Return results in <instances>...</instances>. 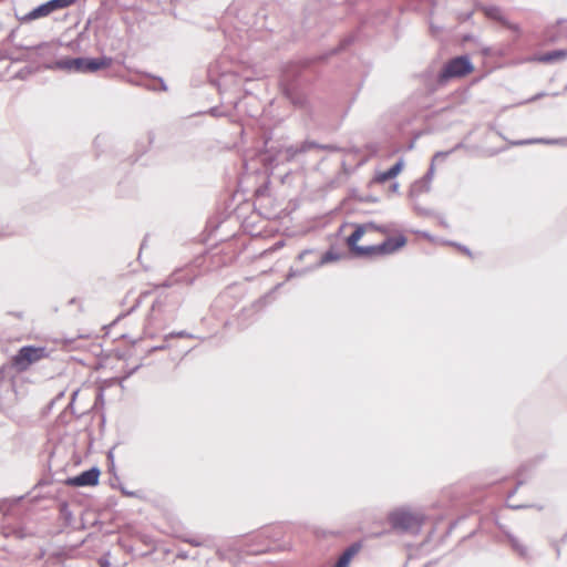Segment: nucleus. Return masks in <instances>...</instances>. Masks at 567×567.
Listing matches in <instances>:
<instances>
[{
  "label": "nucleus",
  "mask_w": 567,
  "mask_h": 567,
  "mask_svg": "<svg viewBox=\"0 0 567 567\" xmlns=\"http://www.w3.org/2000/svg\"><path fill=\"white\" fill-rule=\"evenodd\" d=\"M47 45H48L47 43H42V44L37 45V47L25 48V50H40V49L45 48Z\"/></svg>",
  "instance_id": "31"
},
{
  "label": "nucleus",
  "mask_w": 567,
  "mask_h": 567,
  "mask_svg": "<svg viewBox=\"0 0 567 567\" xmlns=\"http://www.w3.org/2000/svg\"><path fill=\"white\" fill-rule=\"evenodd\" d=\"M371 229L382 230L380 227L375 226L373 223H368L363 225H357L353 233L347 238V244L350 250L353 252L355 248L360 247L358 241L362 238V236Z\"/></svg>",
  "instance_id": "9"
},
{
  "label": "nucleus",
  "mask_w": 567,
  "mask_h": 567,
  "mask_svg": "<svg viewBox=\"0 0 567 567\" xmlns=\"http://www.w3.org/2000/svg\"><path fill=\"white\" fill-rule=\"evenodd\" d=\"M402 167H403V159H400L388 171L379 173L375 177V181L379 183H384L386 181H390V179L394 178L401 172Z\"/></svg>",
  "instance_id": "13"
},
{
  "label": "nucleus",
  "mask_w": 567,
  "mask_h": 567,
  "mask_svg": "<svg viewBox=\"0 0 567 567\" xmlns=\"http://www.w3.org/2000/svg\"><path fill=\"white\" fill-rule=\"evenodd\" d=\"M0 59H8L11 62H21V61H29L30 58L28 54L22 55H13L12 53L6 52Z\"/></svg>",
  "instance_id": "22"
},
{
  "label": "nucleus",
  "mask_w": 567,
  "mask_h": 567,
  "mask_svg": "<svg viewBox=\"0 0 567 567\" xmlns=\"http://www.w3.org/2000/svg\"><path fill=\"white\" fill-rule=\"evenodd\" d=\"M111 59H89V58H66L55 61L53 64L48 65V69H59L78 73L95 72L103 68L109 66Z\"/></svg>",
  "instance_id": "2"
},
{
  "label": "nucleus",
  "mask_w": 567,
  "mask_h": 567,
  "mask_svg": "<svg viewBox=\"0 0 567 567\" xmlns=\"http://www.w3.org/2000/svg\"><path fill=\"white\" fill-rule=\"evenodd\" d=\"M508 540L513 547L514 550H516L518 553V555H520L522 557H525L527 555V548L525 546H523L518 539L516 537H514L513 535H508Z\"/></svg>",
  "instance_id": "20"
},
{
  "label": "nucleus",
  "mask_w": 567,
  "mask_h": 567,
  "mask_svg": "<svg viewBox=\"0 0 567 567\" xmlns=\"http://www.w3.org/2000/svg\"><path fill=\"white\" fill-rule=\"evenodd\" d=\"M546 39L549 42H558L560 40L567 39V20L560 19L555 25L550 27L546 31Z\"/></svg>",
  "instance_id": "10"
},
{
  "label": "nucleus",
  "mask_w": 567,
  "mask_h": 567,
  "mask_svg": "<svg viewBox=\"0 0 567 567\" xmlns=\"http://www.w3.org/2000/svg\"><path fill=\"white\" fill-rule=\"evenodd\" d=\"M473 71V64L467 55L449 60L437 75V83L444 85L451 79L463 78Z\"/></svg>",
  "instance_id": "4"
},
{
  "label": "nucleus",
  "mask_w": 567,
  "mask_h": 567,
  "mask_svg": "<svg viewBox=\"0 0 567 567\" xmlns=\"http://www.w3.org/2000/svg\"><path fill=\"white\" fill-rule=\"evenodd\" d=\"M544 95H545L544 93H539V94L535 95L534 97H532L529 101H536Z\"/></svg>",
  "instance_id": "34"
},
{
  "label": "nucleus",
  "mask_w": 567,
  "mask_h": 567,
  "mask_svg": "<svg viewBox=\"0 0 567 567\" xmlns=\"http://www.w3.org/2000/svg\"><path fill=\"white\" fill-rule=\"evenodd\" d=\"M209 112L214 116H220V112L217 107H212Z\"/></svg>",
  "instance_id": "32"
},
{
  "label": "nucleus",
  "mask_w": 567,
  "mask_h": 567,
  "mask_svg": "<svg viewBox=\"0 0 567 567\" xmlns=\"http://www.w3.org/2000/svg\"><path fill=\"white\" fill-rule=\"evenodd\" d=\"M293 104L299 105L300 107H307L308 106V102L303 97H298L297 100L293 101Z\"/></svg>",
  "instance_id": "27"
},
{
  "label": "nucleus",
  "mask_w": 567,
  "mask_h": 567,
  "mask_svg": "<svg viewBox=\"0 0 567 567\" xmlns=\"http://www.w3.org/2000/svg\"><path fill=\"white\" fill-rule=\"evenodd\" d=\"M100 470L92 467L81 474L68 478L66 483L71 486H94L99 483Z\"/></svg>",
  "instance_id": "7"
},
{
  "label": "nucleus",
  "mask_w": 567,
  "mask_h": 567,
  "mask_svg": "<svg viewBox=\"0 0 567 567\" xmlns=\"http://www.w3.org/2000/svg\"><path fill=\"white\" fill-rule=\"evenodd\" d=\"M509 507H512V508H520L522 506L520 505H509Z\"/></svg>",
  "instance_id": "37"
},
{
  "label": "nucleus",
  "mask_w": 567,
  "mask_h": 567,
  "mask_svg": "<svg viewBox=\"0 0 567 567\" xmlns=\"http://www.w3.org/2000/svg\"><path fill=\"white\" fill-rule=\"evenodd\" d=\"M312 148L329 150V151L334 150V147L331 145H320L312 141H305L303 143L300 144L299 150H295L293 154L306 153Z\"/></svg>",
  "instance_id": "18"
},
{
  "label": "nucleus",
  "mask_w": 567,
  "mask_h": 567,
  "mask_svg": "<svg viewBox=\"0 0 567 567\" xmlns=\"http://www.w3.org/2000/svg\"><path fill=\"white\" fill-rule=\"evenodd\" d=\"M161 86H162L163 90H166V86H165V84H164V82L162 80H161Z\"/></svg>",
  "instance_id": "38"
},
{
  "label": "nucleus",
  "mask_w": 567,
  "mask_h": 567,
  "mask_svg": "<svg viewBox=\"0 0 567 567\" xmlns=\"http://www.w3.org/2000/svg\"><path fill=\"white\" fill-rule=\"evenodd\" d=\"M310 254H312V250H310V249H305V250H302V251L298 255V259H299V260H302L307 255H310Z\"/></svg>",
  "instance_id": "30"
},
{
  "label": "nucleus",
  "mask_w": 567,
  "mask_h": 567,
  "mask_svg": "<svg viewBox=\"0 0 567 567\" xmlns=\"http://www.w3.org/2000/svg\"><path fill=\"white\" fill-rule=\"evenodd\" d=\"M174 337H177V338H193V334L182 330V331H178V332H172V333L167 334L165 337V339L168 340L169 338H174Z\"/></svg>",
  "instance_id": "24"
},
{
  "label": "nucleus",
  "mask_w": 567,
  "mask_h": 567,
  "mask_svg": "<svg viewBox=\"0 0 567 567\" xmlns=\"http://www.w3.org/2000/svg\"><path fill=\"white\" fill-rule=\"evenodd\" d=\"M2 512V505H0V513Z\"/></svg>",
  "instance_id": "40"
},
{
  "label": "nucleus",
  "mask_w": 567,
  "mask_h": 567,
  "mask_svg": "<svg viewBox=\"0 0 567 567\" xmlns=\"http://www.w3.org/2000/svg\"><path fill=\"white\" fill-rule=\"evenodd\" d=\"M101 567H112V564L111 561L105 558V557H102L100 560H99Z\"/></svg>",
  "instance_id": "28"
},
{
  "label": "nucleus",
  "mask_w": 567,
  "mask_h": 567,
  "mask_svg": "<svg viewBox=\"0 0 567 567\" xmlns=\"http://www.w3.org/2000/svg\"><path fill=\"white\" fill-rule=\"evenodd\" d=\"M425 516L421 512L409 508H398L389 514V522L394 530L417 535L421 532Z\"/></svg>",
  "instance_id": "1"
},
{
  "label": "nucleus",
  "mask_w": 567,
  "mask_h": 567,
  "mask_svg": "<svg viewBox=\"0 0 567 567\" xmlns=\"http://www.w3.org/2000/svg\"><path fill=\"white\" fill-rule=\"evenodd\" d=\"M462 250H463L465 254H467V255H470V254H471V252H470V250H468L466 247H462Z\"/></svg>",
  "instance_id": "36"
},
{
  "label": "nucleus",
  "mask_w": 567,
  "mask_h": 567,
  "mask_svg": "<svg viewBox=\"0 0 567 567\" xmlns=\"http://www.w3.org/2000/svg\"><path fill=\"white\" fill-rule=\"evenodd\" d=\"M76 0H49L27 13L21 20L23 22L32 21L49 16L50 13L71 7Z\"/></svg>",
  "instance_id": "6"
},
{
  "label": "nucleus",
  "mask_w": 567,
  "mask_h": 567,
  "mask_svg": "<svg viewBox=\"0 0 567 567\" xmlns=\"http://www.w3.org/2000/svg\"><path fill=\"white\" fill-rule=\"evenodd\" d=\"M194 276L189 275L187 270L179 269L173 272L163 284V287H173L178 284L192 285L194 282Z\"/></svg>",
  "instance_id": "11"
},
{
  "label": "nucleus",
  "mask_w": 567,
  "mask_h": 567,
  "mask_svg": "<svg viewBox=\"0 0 567 567\" xmlns=\"http://www.w3.org/2000/svg\"><path fill=\"white\" fill-rule=\"evenodd\" d=\"M486 14L494 19V20H497L499 21L503 25H505L506 28H508L509 30L516 32V33H519L520 32V28L518 24L516 23H512L509 22L502 13L501 9L497 8V7H491L486 10Z\"/></svg>",
  "instance_id": "12"
},
{
  "label": "nucleus",
  "mask_w": 567,
  "mask_h": 567,
  "mask_svg": "<svg viewBox=\"0 0 567 567\" xmlns=\"http://www.w3.org/2000/svg\"><path fill=\"white\" fill-rule=\"evenodd\" d=\"M189 544H192L193 546H202V542L199 540H196V539H188L187 540Z\"/></svg>",
  "instance_id": "33"
},
{
  "label": "nucleus",
  "mask_w": 567,
  "mask_h": 567,
  "mask_svg": "<svg viewBox=\"0 0 567 567\" xmlns=\"http://www.w3.org/2000/svg\"><path fill=\"white\" fill-rule=\"evenodd\" d=\"M434 175V164L431 162L430 168L425 176L413 185V192H429L430 184Z\"/></svg>",
  "instance_id": "14"
},
{
  "label": "nucleus",
  "mask_w": 567,
  "mask_h": 567,
  "mask_svg": "<svg viewBox=\"0 0 567 567\" xmlns=\"http://www.w3.org/2000/svg\"><path fill=\"white\" fill-rule=\"evenodd\" d=\"M168 348V343H167V340L165 339L164 343L157 346V347H154L152 350L153 351H158V350H165Z\"/></svg>",
  "instance_id": "29"
},
{
  "label": "nucleus",
  "mask_w": 567,
  "mask_h": 567,
  "mask_svg": "<svg viewBox=\"0 0 567 567\" xmlns=\"http://www.w3.org/2000/svg\"><path fill=\"white\" fill-rule=\"evenodd\" d=\"M406 244V238L402 235L398 237H390L383 243L378 245L379 255L385 256L391 255L402 248Z\"/></svg>",
  "instance_id": "8"
},
{
  "label": "nucleus",
  "mask_w": 567,
  "mask_h": 567,
  "mask_svg": "<svg viewBox=\"0 0 567 567\" xmlns=\"http://www.w3.org/2000/svg\"><path fill=\"white\" fill-rule=\"evenodd\" d=\"M3 535L6 537H8L10 535H14L17 538H24V537H27L29 535V533H27L23 527L9 528V527L4 526L3 527Z\"/></svg>",
  "instance_id": "19"
},
{
  "label": "nucleus",
  "mask_w": 567,
  "mask_h": 567,
  "mask_svg": "<svg viewBox=\"0 0 567 567\" xmlns=\"http://www.w3.org/2000/svg\"><path fill=\"white\" fill-rule=\"evenodd\" d=\"M181 303V295L176 292H161L153 302L151 311L146 318L147 324L152 326L159 321L162 316H172Z\"/></svg>",
  "instance_id": "3"
},
{
  "label": "nucleus",
  "mask_w": 567,
  "mask_h": 567,
  "mask_svg": "<svg viewBox=\"0 0 567 567\" xmlns=\"http://www.w3.org/2000/svg\"><path fill=\"white\" fill-rule=\"evenodd\" d=\"M48 352L43 347H22L12 358V365L18 371H25L32 363L45 358Z\"/></svg>",
  "instance_id": "5"
},
{
  "label": "nucleus",
  "mask_w": 567,
  "mask_h": 567,
  "mask_svg": "<svg viewBox=\"0 0 567 567\" xmlns=\"http://www.w3.org/2000/svg\"><path fill=\"white\" fill-rule=\"evenodd\" d=\"M462 144H457L454 148L446 152H436L432 158V163L435 164L436 162H442L447 158V156L454 152L455 150L460 148Z\"/></svg>",
  "instance_id": "21"
},
{
  "label": "nucleus",
  "mask_w": 567,
  "mask_h": 567,
  "mask_svg": "<svg viewBox=\"0 0 567 567\" xmlns=\"http://www.w3.org/2000/svg\"><path fill=\"white\" fill-rule=\"evenodd\" d=\"M341 259V255L336 252L333 249H329L328 251H326L321 257L320 259L315 262L313 265L309 266L308 267V270H313V269H317L326 264H329V262H332V261H337Z\"/></svg>",
  "instance_id": "15"
},
{
  "label": "nucleus",
  "mask_w": 567,
  "mask_h": 567,
  "mask_svg": "<svg viewBox=\"0 0 567 567\" xmlns=\"http://www.w3.org/2000/svg\"><path fill=\"white\" fill-rule=\"evenodd\" d=\"M560 141L558 140H545V138H538V140H528V141H519L516 142V145H523V144H529V143H545V144H557Z\"/></svg>",
  "instance_id": "23"
},
{
  "label": "nucleus",
  "mask_w": 567,
  "mask_h": 567,
  "mask_svg": "<svg viewBox=\"0 0 567 567\" xmlns=\"http://www.w3.org/2000/svg\"><path fill=\"white\" fill-rule=\"evenodd\" d=\"M353 254L357 257H365V258H372L379 255L378 245H371V246H360L355 248V251Z\"/></svg>",
  "instance_id": "17"
},
{
  "label": "nucleus",
  "mask_w": 567,
  "mask_h": 567,
  "mask_svg": "<svg viewBox=\"0 0 567 567\" xmlns=\"http://www.w3.org/2000/svg\"><path fill=\"white\" fill-rule=\"evenodd\" d=\"M516 489L512 491L509 494H508V497L513 496L515 494Z\"/></svg>",
  "instance_id": "39"
},
{
  "label": "nucleus",
  "mask_w": 567,
  "mask_h": 567,
  "mask_svg": "<svg viewBox=\"0 0 567 567\" xmlns=\"http://www.w3.org/2000/svg\"><path fill=\"white\" fill-rule=\"evenodd\" d=\"M295 150H299V146H289L286 148L287 159H291L297 155L293 154Z\"/></svg>",
  "instance_id": "26"
},
{
  "label": "nucleus",
  "mask_w": 567,
  "mask_h": 567,
  "mask_svg": "<svg viewBox=\"0 0 567 567\" xmlns=\"http://www.w3.org/2000/svg\"><path fill=\"white\" fill-rule=\"evenodd\" d=\"M350 41H351L350 39L344 40V41L342 42V48H344L346 45H348V44L350 43Z\"/></svg>",
  "instance_id": "35"
},
{
  "label": "nucleus",
  "mask_w": 567,
  "mask_h": 567,
  "mask_svg": "<svg viewBox=\"0 0 567 567\" xmlns=\"http://www.w3.org/2000/svg\"><path fill=\"white\" fill-rule=\"evenodd\" d=\"M308 267L303 270H293V269H290L288 275H287V279H291L293 277H297V276H302L305 275L306 272H308Z\"/></svg>",
  "instance_id": "25"
},
{
  "label": "nucleus",
  "mask_w": 567,
  "mask_h": 567,
  "mask_svg": "<svg viewBox=\"0 0 567 567\" xmlns=\"http://www.w3.org/2000/svg\"><path fill=\"white\" fill-rule=\"evenodd\" d=\"M567 58V49L564 50H554L547 53H544L537 58L539 62L543 63H553L559 60H564Z\"/></svg>",
  "instance_id": "16"
}]
</instances>
